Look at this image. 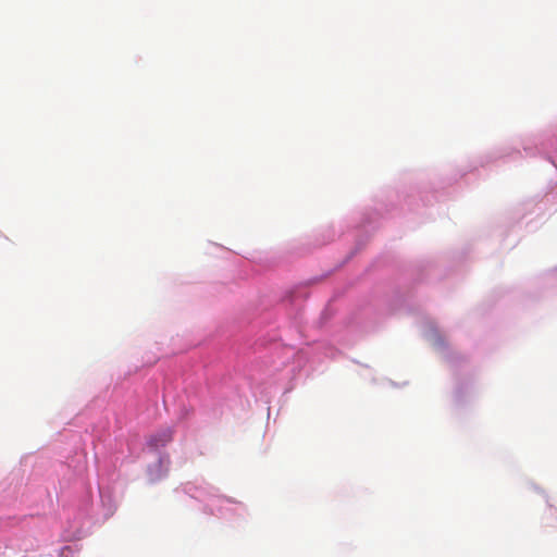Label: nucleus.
<instances>
[{
    "label": "nucleus",
    "instance_id": "obj_1",
    "mask_svg": "<svg viewBox=\"0 0 557 557\" xmlns=\"http://www.w3.org/2000/svg\"><path fill=\"white\" fill-rule=\"evenodd\" d=\"M173 440V431L170 428L159 430L149 437L148 444L150 447L159 448L165 446Z\"/></svg>",
    "mask_w": 557,
    "mask_h": 557
}]
</instances>
